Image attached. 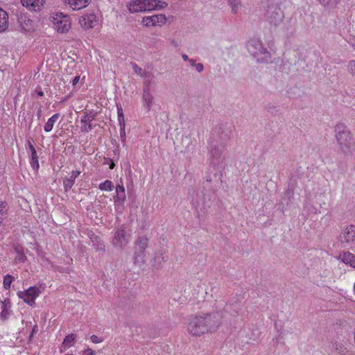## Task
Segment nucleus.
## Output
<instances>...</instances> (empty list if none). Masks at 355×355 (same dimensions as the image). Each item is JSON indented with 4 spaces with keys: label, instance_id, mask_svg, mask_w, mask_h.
Here are the masks:
<instances>
[{
    "label": "nucleus",
    "instance_id": "obj_27",
    "mask_svg": "<svg viewBox=\"0 0 355 355\" xmlns=\"http://www.w3.org/2000/svg\"><path fill=\"white\" fill-rule=\"evenodd\" d=\"M14 279H15V277H12V275H6L3 277V288L6 290H9L10 288V285L12 283V282L14 281Z\"/></svg>",
    "mask_w": 355,
    "mask_h": 355
},
{
    "label": "nucleus",
    "instance_id": "obj_40",
    "mask_svg": "<svg viewBox=\"0 0 355 355\" xmlns=\"http://www.w3.org/2000/svg\"><path fill=\"white\" fill-rule=\"evenodd\" d=\"M189 62L190 63L191 65H192L193 67L195 66V64H196V60H193V59H189Z\"/></svg>",
    "mask_w": 355,
    "mask_h": 355
},
{
    "label": "nucleus",
    "instance_id": "obj_8",
    "mask_svg": "<svg viewBox=\"0 0 355 355\" xmlns=\"http://www.w3.org/2000/svg\"><path fill=\"white\" fill-rule=\"evenodd\" d=\"M41 291L36 286H31L24 291H18L17 296L30 306L35 304V299L40 295Z\"/></svg>",
    "mask_w": 355,
    "mask_h": 355
},
{
    "label": "nucleus",
    "instance_id": "obj_37",
    "mask_svg": "<svg viewBox=\"0 0 355 355\" xmlns=\"http://www.w3.org/2000/svg\"><path fill=\"white\" fill-rule=\"evenodd\" d=\"M80 76H75L73 78V80H72V83L73 85H76V84L78 83L79 80H80Z\"/></svg>",
    "mask_w": 355,
    "mask_h": 355
},
{
    "label": "nucleus",
    "instance_id": "obj_21",
    "mask_svg": "<svg viewBox=\"0 0 355 355\" xmlns=\"http://www.w3.org/2000/svg\"><path fill=\"white\" fill-rule=\"evenodd\" d=\"M80 172L78 171H73L69 178L63 180V184L65 190L70 189L74 184L76 178L80 175Z\"/></svg>",
    "mask_w": 355,
    "mask_h": 355
},
{
    "label": "nucleus",
    "instance_id": "obj_32",
    "mask_svg": "<svg viewBox=\"0 0 355 355\" xmlns=\"http://www.w3.org/2000/svg\"><path fill=\"white\" fill-rule=\"evenodd\" d=\"M26 258L24 253L20 252L19 251L17 252V255L15 257V261L18 263H22L26 261Z\"/></svg>",
    "mask_w": 355,
    "mask_h": 355
},
{
    "label": "nucleus",
    "instance_id": "obj_30",
    "mask_svg": "<svg viewBox=\"0 0 355 355\" xmlns=\"http://www.w3.org/2000/svg\"><path fill=\"white\" fill-rule=\"evenodd\" d=\"M6 217V205L3 202L0 203V226Z\"/></svg>",
    "mask_w": 355,
    "mask_h": 355
},
{
    "label": "nucleus",
    "instance_id": "obj_16",
    "mask_svg": "<svg viewBox=\"0 0 355 355\" xmlns=\"http://www.w3.org/2000/svg\"><path fill=\"white\" fill-rule=\"evenodd\" d=\"M92 0H63L64 3L71 10H80L88 6Z\"/></svg>",
    "mask_w": 355,
    "mask_h": 355
},
{
    "label": "nucleus",
    "instance_id": "obj_9",
    "mask_svg": "<svg viewBox=\"0 0 355 355\" xmlns=\"http://www.w3.org/2000/svg\"><path fill=\"white\" fill-rule=\"evenodd\" d=\"M166 23V17L163 14L146 16L142 18L141 24L145 27L162 26Z\"/></svg>",
    "mask_w": 355,
    "mask_h": 355
},
{
    "label": "nucleus",
    "instance_id": "obj_46",
    "mask_svg": "<svg viewBox=\"0 0 355 355\" xmlns=\"http://www.w3.org/2000/svg\"><path fill=\"white\" fill-rule=\"evenodd\" d=\"M353 46L355 47V43H354V44H353Z\"/></svg>",
    "mask_w": 355,
    "mask_h": 355
},
{
    "label": "nucleus",
    "instance_id": "obj_2",
    "mask_svg": "<svg viewBox=\"0 0 355 355\" xmlns=\"http://www.w3.org/2000/svg\"><path fill=\"white\" fill-rule=\"evenodd\" d=\"M246 48L257 62L267 63L270 60V53L259 38H250L246 43Z\"/></svg>",
    "mask_w": 355,
    "mask_h": 355
},
{
    "label": "nucleus",
    "instance_id": "obj_43",
    "mask_svg": "<svg viewBox=\"0 0 355 355\" xmlns=\"http://www.w3.org/2000/svg\"><path fill=\"white\" fill-rule=\"evenodd\" d=\"M114 164L113 162H112L110 165V168L112 169V168H114Z\"/></svg>",
    "mask_w": 355,
    "mask_h": 355
},
{
    "label": "nucleus",
    "instance_id": "obj_3",
    "mask_svg": "<svg viewBox=\"0 0 355 355\" xmlns=\"http://www.w3.org/2000/svg\"><path fill=\"white\" fill-rule=\"evenodd\" d=\"M71 17L62 12H54L49 16V21L55 31L67 33L71 28Z\"/></svg>",
    "mask_w": 355,
    "mask_h": 355
},
{
    "label": "nucleus",
    "instance_id": "obj_10",
    "mask_svg": "<svg viewBox=\"0 0 355 355\" xmlns=\"http://www.w3.org/2000/svg\"><path fill=\"white\" fill-rule=\"evenodd\" d=\"M147 245L148 238L146 236H141L137 240L135 247V262H142L144 261V257L146 256L144 250Z\"/></svg>",
    "mask_w": 355,
    "mask_h": 355
},
{
    "label": "nucleus",
    "instance_id": "obj_28",
    "mask_svg": "<svg viewBox=\"0 0 355 355\" xmlns=\"http://www.w3.org/2000/svg\"><path fill=\"white\" fill-rule=\"evenodd\" d=\"M348 73L355 78V60H352L348 62L347 65Z\"/></svg>",
    "mask_w": 355,
    "mask_h": 355
},
{
    "label": "nucleus",
    "instance_id": "obj_35",
    "mask_svg": "<svg viewBox=\"0 0 355 355\" xmlns=\"http://www.w3.org/2000/svg\"><path fill=\"white\" fill-rule=\"evenodd\" d=\"M195 68H196V70L198 72H201L202 70H203V64L202 63H197L196 64H195Z\"/></svg>",
    "mask_w": 355,
    "mask_h": 355
},
{
    "label": "nucleus",
    "instance_id": "obj_4",
    "mask_svg": "<svg viewBox=\"0 0 355 355\" xmlns=\"http://www.w3.org/2000/svg\"><path fill=\"white\" fill-rule=\"evenodd\" d=\"M336 137L337 141L344 152H348L353 146L354 142L351 132L343 124H338L335 127Z\"/></svg>",
    "mask_w": 355,
    "mask_h": 355
},
{
    "label": "nucleus",
    "instance_id": "obj_6",
    "mask_svg": "<svg viewBox=\"0 0 355 355\" xmlns=\"http://www.w3.org/2000/svg\"><path fill=\"white\" fill-rule=\"evenodd\" d=\"M78 22L83 29H92L101 23V17L94 12H87L80 17Z\"/></svg>",
    "mask_w": 355,
    "mask_h": 355
},
{
    "label": "nucleus",
    "instance_id": "obj_45",
    "mask_svg": "<svg viewBox=\"0 0 355 355\" xmlns=\"http://www.w3.org/2000/svg\"><path fill=\"white\" fill-rule=\"evenodd\" d=\"M41 115V110H40V112H38V117H40Z\"/></svg>",
    "mask_w": 355,
    "mask_h": 355
},
{
    "label": "nucleus",
    "instance_id": "obj_7",
    "mask_svg": "<svg viewBox=\"0 0 355 355\" xmlns=\"http://www.w3.org/2000/svg\"><path fill=\"white\" fill-rule=\"evenodd\" d=\"M19 31L27 36L32 35L37 28V23L26 15L18 19Z\"/></svg>",
    "mask_w": 355,
    "mask_h": 355
},
{
    "label": "nucleus",
    "instance_id": "obj_1",
    "mask_svg": "<svg viewBox=\"0 0 355 355\" xmlns=\"http://www.w3.org/2000/svg\"><path fill=\"white\" fill-rule=\"evenodd\" d=\"M220 322L218 315L215 314L191 316L189 320L187 330L191 334L199 336L214 331Z\"/></svg>",
    "mask_w": 355,
    "mask_h": 355
},
{
    "label": "nucleus",
    "instance_id": "obj_44",
    "mask_svg": "<svg viewBox=\"0 0 355 355\" xmlns=\"http://www.w3.org/2000/svg\"><path fill=\"white\" fill-rule=\"evenodd\" d=\"M38 94H39L40 96H43V92H40L38 93Z\"/></svg>",
    "mask_w": 355,
    "mask_h": 355
},
{
    "label": "nucleus",
    "instance_id": "obj_34",
    "mask_svg": "<svg viewBox=\"0 0 355 355\" xmlns=\"http://www.w3.org/2000/svg\"><path fill=\"white\" fill-rule=\"evenodd\" d=\"M95 354H96L95 352L90 348L86 349L83 352V355H95Z\"/></svg>",
    "mask_w": 355,
    "mask_h": 355
},
{
    "label": "nucleus",
    "instance_id": "obj_38",
    "mask_svg": "<svg viewBox=\"0 0 355 355\" xmlns=\"http://www.w3.org/2000/svg\"><path fill=\"white\" fill-rule=\"evenodd\" d=\"M125 125H123V126H120V135H121V137L125 136Z\"/></svg>",
    "mask_w": 355,
    "mask_h": 355
},
{
    "label": "nucleus",
    "instance_id": "obj_41",
    "mask_svg": "<svg viewBox=\"0 0 355 355\" xmlns=\"http://www.w3.org/2000/svg\"><path fill=\"white\" fill-rule=\"evenodd\" d=\"M182 58H183V60H185V61H187V60H188V61H189V59L188 55H186V54L182 55Z\"/></svg>",
    "mask_w": 355,
    "mask_h": 355
},
{
    "label": "nucleus",
    "instance_id": "obj_33",
    "mask_svg": "<svg viewBox=\"0 0 355 355\" xmlns=\"http://www.w3.org/2000/svg\"><path fill=\"white\" fill-rule=\"evenodd\" d=\"M90 339H91V341L94 343H101L104 340L103 337H99L96 335H92L90 337Z\"/></svg>",
    "mask_w": 355,
    "mask_h": 355
},
{
    "label": "nucleus",
    "instance_id": "obj_19",
    "mask_svg": "<svg viewBox=\"0 0 355 355\" xmlns=\"http://www.w3.org/2000/svg\"><path fill=\"white\" fill-rule=\"evenodd\" d=\"M116 196L114 198L115 205H122L125 200V189L123 185L118 184L116 187Z\"/></svg>",
    "mask_w": 355,
    "mask_h": 355
},
{
    "label": "nucleus",
    "instance_id": "obj_17",
    "mask_svg": "<svg viewBox=\"0 0 355 355\" xmlns=\"http://www.w3.org/2000/svg\"><path fill=\"white\" fill-rule=\"evenodd\" d=\"M337 259L355 269V254L343 252L337 257Z\"/></svg>",
    "mask_w": 355,
    "mask_h": 355
},
{
    "label": "nucleus",
    "instance_id": "obj_22",
    "mask_svg": "<svg viewBox=\"0 0 355 355\" xmlns=\"http://www.w3.org/2000/svg\"><path fill=\"white\" fill-rule=\"evenodd\" d=\"M75 340L76 336L74 334H71L67 336L62 342V346L60 347V352H63L72 347L75 343Z\"/></svg>",
    "mask_w": 355,
    "mask_h": 355
},
{
    "label": "nucleus",
    "instance_id": "obj_39",
    "mask_svg": "<svg viewBox=\"0 0 355 355\" xmlns=\"http://www.w3.org/2000/svg\"><path fill=\"white\" fill-rule=\"evenodd\" d=\"M238 8H239V4L238 3H235L234 6H232V11L234 12H237Z\"/></svg>",
    "mask_w": 355,
    "mask_h": 355
},
{
    "label": "nucleus",
    "instance_id": "obj_42",
    "mask_svg": "<svg viewBox=\"0 0 355 355\" xmlns=\"http://www.w3.org/2000/svg\"><path fill=\"white\" fill-rule=\"evenodd\" d=\"M134 68H135V71L136 72L140 71L141 70L140 68L137 67V66H135Z\"/></svg>",
    "mask_w": 355,
    "mask_h": 355
},
{
    "label": "nucleus",
    "instance_id": "obj_5",
    "mask_svg": "<svg viewBox=\"0 0 355 355\" xmlns=\"http://www.w3.org/2000/svg\"><path fill=\"white\" fill-rule=\"evenodd\" d=\"M164 4L166 3L157 0H132L128 7L131 12H139L163 8Z\"/></svg>",
    "mask_w": 355,
    "mask_h": 355
},
{
    "label": "nucleus",
    "instance_id": "obj_29",
    "mask_svg": "<svg viewBox=\"0 0 355 355\" xmlns=\"http://www.w3.org/2000/svg\"><path fill=\"white\" fill-rule=\"evenodd\" d=\"M117 113L119 126H123V125H125V119L123 116V110L121 106H117Z\"/></svg>",
    "mask_w": 355,
    "mask_h": 355
},
{
    "label": "nucleus",
    "instance_id": "obj_20",
    "mask_svg": "<svg viewBox=\"0 0 355 355\" xmlns=\"http://www.w3.org/2000/svg\"><path fill=\"white\" fill-rule=\"evenodd\" d=\"M8 27V14L0 8V33L4 32Z\"/></svg>",
    "mask_w": 355,
    "mask_h": 355
},
{
    "label": "nucleus",
    "instance_id": "obj_24",
    "mask_svg": "<svg viewBox=\"0 0 355 355\" xmlns=\"http://www.w3.org/2000/svg\"><path fill=\"white\" fill-rule=\"evenodd\" d=\"M98 187L101 191H110L113 189L114 184L112 181L107 180L105 182L101 183Z\"/></svg>",
    "mask_w": 355,
    "mask_h": 355
},
{
    "label": "nucleus",
    "instance_id": "obj_26",
    "mask_svg": "<svg viewBox=\"0 0 355 355\" xmlns=\"http://www.w3.org/2000/svg\"><path fill=\"white\" fill-rule=\"evenodd\" d=\"M80 123H81L80 128H81L82 131L89 132L91 130L92 125H91L90 123L89 122L88 118L87 116H84L81 119Z\"/></svg>",
    "mask_w": 355,
    "mask_h": 355
},
{
    "label": "nucleus",
    "instance_id": "obj_13",
    "mask_svg": "<svg viewBox=\"0 0 355 355\" xmlns=\"http://www.w3.org/2000/svg\"><path fill=\"white\" fill-rule=\"evenodd\" d=\"M340 242L343 244H351L355 241V226L348 225L340 236Z\"/></svg>",
    "mask_w": 355,
    "mask_h": 355
},
{
    "label": "nucleus",
    "instance_id": "obj_36",
    "mask_svg": "<svg viewBox=\"0 0 355 355\" xmlns=\"http://www.w3.org/2000/svg\"><path fill=\"white\" fill-rule=\"evenodd\" d=\"M28 148H29V150L31 151V154L33 153H37L35 147L33 146V145L30 141L28 142Z\"/></svg>",
    "mask_w": 355,
    "mask_h": 355
},
{
    "label": "nucleus",
    "instance_id": "obj_23",
    "mask_svg": "<svg viewBox=\"0 0 355 355\" xmlns=\"http://www.w3.org/2000/svg\"><path fill=\"white\" fill-rule=\"evenodd\" d=\"M60 118V114L57 113L53 114L51 117H50L47 122L45 123L44 130L46 132H49L52 130L55 123L57 122L58 119Z\"/></svg>",
    "mask_w": 355,
    "mask_h": 355
},
{
    "label": "nucleus",
    "instance_id": "obj_15",
    "mask_svg": "<svg viewBox=\"0 0 355 355\" xmlns=\"http://www.w3.org/2000/svg\"><path fill=\"white\" fill-rule=\"evenodd\" d=\"M21 3L28 10L39 12L43 8L45 0H21Z\"/></svg>",
    "mask_w": 355,
    "mask_h": 355
},
{
    "label": "nucleus",
    "instance_id": "obj_12",
    "mask_svg": "<svg viewBox=\"0 0 355 355\" xmlns=\"http://www.w3.org/2000/svg\"><path fill=\"white\" fill-rule=\"evenodd\" d=\"M129 236L126 234L123 229H118L112 239V244L117 248H122L128 243Z\"/></svg>",
    "mask_w": 355,
    "mask_h": 355
},
{
    "label": "nucleus",
    "instance_id": "obj_11",
    "mask_svg": "<svg viewBox=\"0 0 355 355\" xmlns=\"http://www.w3.org/2000/svg\"><path fill=\"white\" fill-rule=\"evenodd\" d=\"M154 95L148 86L144 87L141 98L142 107L148 112L154 105Z\"/></svg>",
    "mask_w": 355,
    "mask_h": 355
},
{
    "label": "nucleus",
    "instance_id": "obj_25",
    "mask_svg": "<svg viewBox=\"0 0 355 355\" xmlns=\"http://www.w3.org/2000/svg\"><path fill=\"white\" fill-rule=\"evenodd\" d=\"M30 164L34 170L37 171L39 168L40 164L37 153L31 154Z\"/></svg>",
    "mask_w": 355,
    "mask_h": 355
},
{
    "label": "nucleus",
    "instance_id": "obj_18",
    "mask_svg": "<svg viewBox=\"0 0 355 355\" xmlns=\"http://www.w3.org/2000/svg\"><path fill=\"white\" fill-rule=\"evenodd\" d=\"M1 309L0 318L1 320L8 319L12 313L10 301L9 300L1 301Z\"/></svg>",
    "mask_w": 355,
    "mask_h": 355
},
{
    "label": "nucleus",
    "instance_id": "obj_14",
    "mask_svg": "<svg viewBox=\"0 0 355 355\" xmlns=\"http://www.w3.org/2000/svg\"><path fill=\"white\" fill-rule=\"evenodd\" d=\"M267 17L270 24L277 25L282 21L284 14L279 8H271L268 10Z\"/></svg>",
    "mask_w": 355,
    "mask_h": 355
},
{
    "label": "nucleus",
    "instance_id": "obj_31",
    "mask_svg": "<svg viewBox=\"0 0 355 355\" xmlns=\"http://www.w3.org/2000/svg\"><path fill=\"white\" fill-rule=\"evenodd\" d=\"M320 3L327 7H333L336 5L338 0H320Z\"/></svg>",
    "mask_w": 355,
    "mask_h": 355
}]
</instances>
